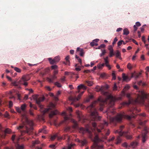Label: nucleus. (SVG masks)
<instances>
[{
	"instance_id": "nucleus-48",
	"label": "nucleus",
	"mask_w": 149,
	"mask_h": 149,
	"mask_svg": "<svg viewBox=\"0 0 149 149\" xmlns=\"http://www.w3.org/2000/svg\"><path fill=\"white\" fill-rule=\"evenodd\" d=\"M138 84L139 85H141L142 84V85L143 86H145L146 85L144 83L142 82L141 81H140L138 82Z\"/></svg>"
},
{
	"instance_id": "nucleus-41",
	"label": "nucleus",
	"mask_w": 149,
	"mask_h": 149,
	"mask_svg": "<svg viewBox=\"0 0 149 149\" xmlns=\"http://www.w3.org/2000/svg\"><path fill=\"white\" fill-rule=\"evenodd\" d=\"M39 141L37 140H36L34 141H33L32 145L33 146H34L35 145L39 144Z\"/></svg>"
},
{
	"instance_id": "nucleus-64",
	"label": "nucleus",
	"mask_w": 149,
	"mask_h": 149,
	"mask_svg": "<svg viewBox=\"0 0 149 149\" xmlns=\"http://www.w3.org/2000/svg\"><path fill=\"white\" fill-rule=\"evenodd\" d=\"M58 67L57 65H54L51 66V68L53 69H55L57 68Z\"/></svg>"
},
{
	"instance_id": "nucleus-50",
	"label": "nucleus",
	"mask_w": 149,
	"mask_h": 149,
	"mask_svg": "<svg viewBox=\"0 0 149 149\" xmlns=\"http://www.w3.org/2000/svg\"><path fill=\"white\" fill-rule=\"evenodd\" d=\"M123 40H121L119 41L117 43L118 46H119L122 45L123 43Z\"/></svg>"
},
{
	"instance_id": "nucleus-28",
	"label": "nucleus",
	"mask_w": 149,
	"mask_h": 149,
	"mask_svg": "<svg viewBox=\"0 0 149 149\" xmlns=\"http://www.w3.org/2000/svg\"><path fill=\"white\" fill-rule=\"evenodd\" d=\"M116 57L120 58L121 55L120 52L118 50H117L116 52Z\"/></svg>"
},
{
	"instance_id": "nucleus-46",
	"label": "nucleus",
	"mask_w": 149,
	"mask_h": 149,
	"mask_svg": "<svg viewBox=\"0 0 149 149\" xmlns=\"http://www.w3.org/2000/svg\"><path fill=\"white\" fill-rule=\"evenodd\" d=\"M16 109L18 112L19 113H21L22 111L21 110V109L20 108L17 107H16Z\"/></svg>"
},
{
	"instance_id": "nucleus-11",
	"label": "nucleus",
	"mask_w": 149,
	"mask_h": 149,
	"mask_svg": "<svg viewBox=\"0 0 149 149\" xmlns=\"http://www.w3.org/2000/svg\"><path fill=\"white\" fill-rule=\"evenodd\" d=\"M81 94H79L77 97H69V100L70 101H73V102H75L77 101L78 100L81 98Z\"/></svg>"
},
{
	"instance_id": "nucleus-29",
	"label": "nucleus",
	"mask_w": 149,
	"mask_h": 149,
	"mask_svg": "<svg viewBox=\"0 0 149 149\" xmlns=\"http://www.w3.org/2000/svg\"><path fill=\"white\" fill-rule=\"evenodd\" d=\"M71 116V114H70L69 116H66L64 118V122H65L66 121L69 120L70 118V116Z\"/></svg>"
},
{
	"instance_id": "nucleus-58",
	"label": "nucleus",
	"mask_w": 149,
	"mask_h": 149,
	"mask_svg": "<svg viewBox=\"0 0 149 149\" xmlns=\"http://www.w3.org/2000/svg\"><path fill=\"white\" fill-rule=\"evenodd\" d=\"M142 41L145 44L146 41L145 40V37L144 36H142Z\"/></svg>"
},
{
	"instance_id": "nucleus-51",
	"label": "nucleus",
	"mask_w": 149,
	"mask_h": 149,
	"mask_svg": "<svg viewBox=\"0 0 149 149\" xmlns=\"http://www.w3.org/2000/svg\"><path fill=\"white\" fill-rule=\"evenodd\" d=\"M9 116V114L6 111L4 115V116L6 118H8V116Z\"/></svg>"
},
{
	"instance_id": "nucleus-43",
	"label": "nucleus",
	"mask_w": 149,
	"mask_h": 149,
	"mask_svg": "<svg viewBox=\"0 0 149 149\" xmlns=\"http://www.w3.org/2000/svg\"><path fill=\"white\" fill-rule=\"evenodd\" d=\"M70 74L72 75H75V74L74 73L70 72H65V74L66 75H69Z\"/></svg>"
},
{
	"instance_id": "nucleus-22",
	"label": "nucleus",
	"mask_w": 149,
	"mask_h": 149,
	"mask_svg": "<svg viewBox=\"0 0 149 149\" xmlns=\"http://www.w3.org/2000/svg\"><path fill=\"white\" fill-rule=\"evenodd\" d=\"M48 60L49 62L51 64H53L55 63H56V62H55L54 59H52L51 58H49Z\"/></svg>"
},
{
	"instance_id": "nucleus-34",
	"label": "nucleus",
	"mask_w": 149,
	"mask_h": 149,
	"mask_svg": "<svg viewBox=\"0 0 149 149\" xmlns=\"http://www.w3.org/2000/svg\"><path fill=\"white\" fill-rule=\"evenodd\" d=\"M141 74V72H139V73H136L134 74V77L136 79L138 78L140 75Z\"/></svg>"
},
{
	"instance_id": "nucleus-38",
	"label": "nucleus",
	"mask_w": 149,
	"mask_h": 149,
	"mask_svg": "<svg viewBox=\"0 0 149 149\" xmlns=\"http://www.w3.org/2000/svg\"><path fill=\"white\" fill-rule=\"evenodd\" d=\"M109 56L110 57H112L113 55H114L113 52V50L109 51Z\"/></svg>"
},
{
	"instance_id": "nucleus-12",
	"label": "nucleus",
	"mask_w": 149,
	"mask_h": 149,
	"mask_svg": "<svg viewBox=\"0 0 149 149\" xmlns=\"http://www.w3.org/2000/svg\"><path fill=\"white\" fill-rule=\"evenodd\" d=\"M58 113V112L56 110L52 111L49 114V117L50 118H51L53 117L54 115H56Z\"/></svg>"
},
{
	"instance_id": "nucleus-35",
	"label": "nucleus",
	"mask_w": 149,
	"mask_h": 149,
	"mask_svg": "<svg viewBox=\"0 0 149 149\" xmlns=\"http://www.w3.org/2000/svg\"><path fill=\"white\" fill-rule=\"evenodd\" d=\"M122 146L126 148L130 147V146H128L126 142H125L122 144Z\"/></svg>"
},
{
	"instance_id": "nucleus-2",
	"label": "nucleus",
	"mask_w": 149,
	"mask_h": 149,
	"mask_svg": "<svg viewBox=\"0 0 149 149\" xmlns=\"http://www.w3.org/2000/svg\"><path fill=\"white\" fill-rule=\"evenodd\" d=\"M26 107V105L25 104H22L21 107V109L22 111H23V114H21L22 118H23L22 121L24 125L27 124L30 126L29 128L28 127H26V130L23 131V132H26L29 135H31L32 133V130L33 129V123L32 121L29 120L28 119L26 115V112L25 111V109Z\"/></svg>"
},
{
	"instance_id": "nucleus-33",
	"label": "nucleus",
	"mask_w": 149,
	"mask_h": 149,
	"mask_svg": "<svg viewBox=\"0 0 149 149\" xmlns=\"http://www.w3.org/2000/svg\"><path fill=\"white\" fill-rule=\"evenodd\" d=\"M127 67L129 70H131L133 66L130 63H129L127 65Z\"/></svg>"
},
{
	"instance_id": "nucleus-3",
	"label": "nucleus",
	"mask_w": 149,
	"mask_h": 149,
	"mask_svg": "<svg viewBox=\"0 0 149 149\" xmlns=\"http://www.w3.org/2000/svg\"><path fill=\"white\" fill-rule=\"evenodd\" d=\"M33 98L36 101V103L38 104L40 108V111L42 112L43 115H44L46 113L48 112L49 110L55 107V105L54 104L51 103L50 104L49 108L45 109V110H43V106L40 104V102L44 101L45 99L44 97H40L38 98V96L37 95H35L32 96Z\"/></svg>"
},
{
	"instance_id": "nucleus-59",
	"label": "nucleus",
	"mask_w": 149,
	"mask_h": 149,
	"mask_svg": "<svg viewBox=\"0 0 149 149\" xmlns=\"http://www.w3.org/2000/svg\"><path fill=\"white\" fill-rule=\"evenodd\" d=\"M118 40V39L116 37L115 38L113 41V45L114 44H115L116 43V42Z\"/></svg>"
},
{
	"instance_id": "nucleus-54",
	"label": "nucleus",
	"mask_w": 149,
	"mask_h": 149,
	"mask_svg": "<svg viewBox=\"0 0 149 149\" xmlns=\"http://www.w3.org/2000/svg\"><path fill=\"white\" fill-rule=\"evenodd\" d=\"M58 73V70L56 69H55L54 71V75H56Z\"/></svg>"
},
{
	"instance_id": "nucleus-36",
	"label": "nucleus",
	"mask_w": 149,
	"mask_h": 149,
	"mask_svg": "<svg viewBox=\"0 0 149 149\" xmlns=\"http://www.w3.org/2000/svg\"><path fill=\"white\" fill-rule=\"evenodd\" d=\"M19 83L23 85L24 86H26L28 85V83L26 82V81L19 82Z\"/></svg>"
},
{
	"instance_id": "nucleus-6",
	"label": "nucleus",
	"mask_w": 149,
	"mask_h": 149,
	"mask_svg": "<svg viewBox=\"0 0 149 149\" xmlns=\"http://www.w3.org/2000/svg\"><path fill=\"white\" fill-rule=\"evenodd\" d=\"M108 99L109 100V101L110 102V104L111 106L112 107L114 105V102L116 100V99L111 95H109L107 98L104 100L101 98H99L98 100V101L102 103V104H100L101 106L99 109L100 111H102L103 110V108L102 106L103 105L104 103L106 102L107 99Z\"/></svg>"
},
{
	"instance_id": "nucleus-24",
	"label": "nucleus",
	"mask_w": 149,
	"mask_h": 149,
	"mask_svg": "<svg viewBox=\"0 0 149 149\" xmlns=\"http://www.w3.org/2000/svg\"><path fill=\"white\" fill-rule=\"evenodd\" d=\"M120 136H118L117 137L116 140L117 141L116 143V144L120 143L121 142V139L120 138Z\"/></svg>"
},
{
	"instance_id": "nucleus-56",
	"label": "nucleus",
	"mask_w": 149,
	"mask_h": 149,
	"mask_svg": "<svg viewBox=\"0 0 149 149\" xmlns=\"http://www.w3.org/2000/svg\"><path fill=\"white\" fill-rule=\"evenodd\" d=\"M47 80L50 83H53V80H52V79L51 78H47Z\"/></svg>"
},
{
	"instance_id": "nucleus-16",
	"label": "nucleus",
	"mask_w": 149,
	"mask_h": 149,
	"mask_svg": "<svg viewBox=\"0 0 149 149\" xmlns=\"http://www.w3.org/2000/svg\"><path fill=\"white\" fill-rule=\"evenodd\" d=\"M77 51L80 52L79 55L81 56H83L84 54L83 49H82L77 47Z\"/></svg>"
},
{
	"instance_id": "nucleus-31",
	"label": "nucleus",
	"mask_w": 149,
	"mask_h": 149,
	"mask_svg": "<svg viewBox=\"0 0 149 149\" xmlns=\"http://www.w3.org/2000/svg\"><path fill=\"white\" fill-rule=\"evenodd\" d=\"M13 85L15 86H18L19 84H21L19 83V80L18 82L14 81L13 83Z\"/></svg>"
},
{
	"instance_id": "nucleus-40",
	"label": "nucleus",
	"mask_w": 149,
	"mask_h": 149,
	"mask_svg": "<svg viewBox=\"0 0 149 149\" xmlns=\"http://www.w3.org/2000/svg\"><path fill=\"white\" fill-rule=\"evenodd\" d=\"M105 65V64L104 63L102 64H99L97 65V66L98 68L100 69L102 67H103Z\"/></svg>"
},
{
	"instance_id": "nucleus-47",
	"label": "nucleus",
	"mask_w": 149,
	"mask_h": 149,
	"mask_svg": "<svg viewBox=\"0 0 149 149\" xmlns=\"http://www.w3.org/2000/svg\"><path fill=\"white\" fill-rule=\"evenodd\" d=\"M58 136L57 134H55L53 136H52L51 137V139L52 140H54L56 138V137H57Z\"/></svg>"
},
{
	"instance_id": "nucleus-42",
	"label": "nucleus",
	"mask_w": 149,
	"mask_h": 149,
	"mask_svg": "<svg viewBox=\"0 0 149 149\" xmlns=\"http://www.w3.org/2000/svg\"><path fill=\"white\" fill-rule=\"evenodd\" d=\"M90 45L91 46L93 47L94 46V45H98L97 43H95V42H94V40H93L92 41V42H91L90 43Z\"/></svg>"
},
{
	"instance_id": "nucleus-27",
	"label": "nucleus",
	"mask_w": 149,
	"mask_h": 149,
	"mask_svg": "<svg viewBox=\"0 0 149 149\" xmlns=\"http://www.w3.org/2000/svg\"><path fill=\"white\" fill-rule=\"evenodd\" d=\"M85 82L89 86H92L93 84V81H86Z\"/></svg>"
},
{
	"instance_id": "nucleus-21",
	"label": "nucleus",
	"mask_w": 149,
	"mask_h": 149,
	"mask_svg": "<svg viewBox=\"0 0 149 149\" xmlns=\"http://www.w3.org/2000/svg\"><path fill=\"white\" fill-rule=\"evenodd\" d=\"M138 144V143L137 142H134L131 143L130 146V147L132 146L133 148H134Z\"/></svg>"
},
{
	"instance_id": "nucleus-39",
	"label": "nucleus",
	"mask_w": 149,
	"mask_h": 149,
	"mask_svg": "<svg viewBox=\"0 0 149 149\" xmlns=\"http://www.w3.org/2000/svg\"><path fill=\"white\" fill-rule=\"evenodd\" d=\"M87 141L84 139L83 141H81V146H83L86 144L87 143Z\"/></svg>"
},
{
	"instance_id": "nucleus-7",
	"label": "nucleus",
	"mask_w": 149,
	"mask_h": 149,
	"mask_svg": "<svg viewBox=\"0 0 149 149\" xmlns=\"http://www.w3.org/2000/svg\"><path fill=\"white\" fill-rule=\"evenodd\" d=\"M95 89L96 91L99 92L100 91L102 93L105 95L107 96L109 94L107 92L104 91L102 86L100 87L99 86H97L95 88Z\"/></svg>"
},
{
	"instance_id": "nucleus-1",
	"label": "nucleus",
	"mask_w": 149,
	"mask_h": 149,
	"mask_svg": "<svg viewBox=\"0 0 149 149\" xmlns=\"http://www.w3.org/2000/svg\"><path fill=\"white\" fill-rule=\"evenodd\" d=\"M107 113V118L109 119L110 121L113 123L119 122L121 121L122 118L123 117L126 118L128 120H130L132 118H134L135 116L134 114H132L130 116L125 115V113L123 112L122 114H118L114 117H111L109 114V113H111L112 114L114 113L115 112L114 111H111L110 108L108 109L106 111Z\"/></svg>"
},
{
	"instance_id": "nucleus-44",
	"label": "nucleus",
	"mask_w": 149,
	"mask_h": 149,
	"mask_svg": "<svg viewBox=\"0 0 149 149\" xmlns=\"http://www.w3.org/2000/svg\"><path fill=\"white\" fill-rule=\"evenodd\" d=\"M112 76L113 77L112 79L113 80H115L116 79V76L115 73V72L113 71L112 74Z\"/></svg>"
},
{
	"instance_id": "nucleus-25",
	"label": "nucleus",
	"mask_w": 149,
	"mask_h": 149,
	"mask_svg": "<svg viewBox=\"0 0 149 149\" xmlns=\"http://www.w3.org/2000/svg\"><path fill=\"white\" fill-rule=\"evenodd\" d=\"M72 121L74 124L73 126V128H77V122L74 120H72Z\"/></svg>"
},
{
	"instance_id": "nucleus-30",
	"label": "nucleus",
	"mask_w": 149,
	"mask_h": 149,
	"mask_svg": "<svg viewBox=\"0 0 149 149\" xmlns=\"http://www.w3.org/2000/svg\"><path fill=\"white\" fill-rule=\"evenodd\" d=\"M102 53L100 54V57H102L103 56L105 55L106 53V51L105 49H101Z\"/></svg>"
},
{
	"instance_id": "nucleus-23",
	"label": "nucleus",
	"mask_w": 149,
	"mask_h": 149,
	"mask_svg": "<svg viewBox=\"0 0 149 149\" xmlns=\"http://www.w3.org/2000/svg\"><path fill=\"white\" fill-rule=\"evenodd\" d=\"M129 33V32L127 28H125L123 30V35H127Z\"/></svg>"
},
{
	"instance_id": "nucleus-49",
	"label": "nucleus",
	"mask_w": 149,
	"mask_h": 149,
	"mask_svg": "<svg viewBox=\"0 0 149 149\" xmlns=\"http://www.w3.org/2000/svg\"><path fill=\"white\" fill-rule=\"evenodd\" d=\"M14 70L15 71L18 72H21V70L19 68H15Z\"/></svg>"
},
{
	"instance_id": "nucleus-9",
	"label": "nucleus",
	"mask_w": 149,
	"mask_h": 149,
	"mask_svg": "<svg viewBox=\"0 0 149 149\" xmlns=\"http://www.w3.org/2000/svg\"><path fill=\"white\" fill-rule=\"evenodd\" d=\"M148 132L146 129H145L142 132V142L144 143L146 141L147 139V134Z\"/></svg>"
},
{
	"instance_id": "nucleus-53",
	"label": "nucleus",
	"mask_w": 149,
	"mask_h": 149,
	"mask_svg": "<svg viewBox=\"0 0 149 149\" xmlns=\"http://www.w3.org/2000/svg\"><path fill=\"white\" fill-rule=\"evenodd\" d=\"M146 122V121H144V122H142V121H140L139 122V124L141 125H143L145 124Z\"/></svg>"
},
{
	"instance_id": "nucleus-26",
	"label": "nucleus",
	"mask_w": 149,
	"mask_h": 149,
	"mask_svg": "<svg viewBox=\"0 0 149 149\" xmlns=\"http://www.w3.org/2000/svg\"><path fill=\"white\" fill-rule=\"evenodd\" d=\"M114 133L116 134V133H118L120 135V136H121L123 135V134H124L125 132H121V131H119L118 130H116L114 132Z\"/></svg>"
},
{
	"instance_id": "nucleus-55",
	"label": "nucleus",
	"mask_w": 149,
	"mask_h": 149,
	"mask_svg": "<svg viewBox=\"0 0 149 149\" xmlns=\"http://www.w3.org/2000/svg\"><path fill=\"white\" fill-rule=\"evenodd\" d=\"M117 88V86H116V83H115L114 84V86L113 87V90L115 91V90H116Z\"/></svg>"
},
{
	"instance_id": "nucleus-19",
	"label": "nucleus",
	"mask_w": 149,
	"mask_h": 149,
	"mask_svg": "<svg viewBox=\"0 0 149 149\" xmlns=\"http://www.w3.org/2000/svg\"><path fill=\"white\" fill-rule=\"evenodd\" d=\"M81 89H83L84 90L86 89V86L82 84H81L77 86V89L79 90Z\"/></svg>"
},
{
	"instance_id": "nucleus-15",
	"label": "nucleus",
	"mask_w": 149,
	"mask_h": 149,
	"mask_svg": "<svg viewBox=\"0 0 149 149\" xmlns=\"http://www.w3.org/2000/svg\"><path fill=\"white\" fill-rule=\"evenodd\" d=\"M108 125V123L105 121H104L103 124H100L99 126V127L102 129L104 128V126H107Z\"/></svg>"
},
{
	"instance_id": "nucleus-37",
	"label": "nucleus",
	"mask_w": 149,
	"mask_h": 149,
	"mask_svg": "<svg viewBox=\"0 0 149 149\" xmlns=\"http://www.w3.org/2000/svg\"><path fill=\"white\" fill-rule=\"evenodd\" d=\"M11 130L8 128H7L5 131L4 133L6 134V133L9 134L11 132Z\"/></svg>"
},
{
	"instance_id": "nucleus-5",
	"label": "nucleus",
	"mask_w": 149,
	"mask_h": 149,
	"mask_svg": "<svg viewBox=\"0 0 149 149\" xmlns=\"http://www.w3.org/2000/svg\"><path fill=\"white\" fill-rule=\"evenodd\" d=\"M147 98V95L145 92L143 91H139L135 101L136 103L143 104L145 99Z\"/></svg>"
},
{
	"instance_id": "nucleus-10",
	"label": "nucleus",
	"mask_w": 149,
	"mask_h": 149,
	"mask_svg": "<svg viewBox=\"0 0 149 149\" xmlns=\"http://www.w3.org/2000/svg\"><path fill=\"white\" fill-rule=\"evenodd\" d=\"M99 138L97 134L95 135V136L93 140L94 144L93 146H92V148H94L97 146V143L98 142Z\"/></svg>"
},
{
	"instance_id": "nucleus-20",
	"label": "nucleus",
	"mask_w": 149,
	"mask_h": 149,
	"mask_svg": "<svg viewBox=\"0 0 149 149\" xmlns=\"http://www.w3.org/2000/svg\"><path fill=\"white\" fill-rule=\"evenodd\" d=\"M16 149H23L24 148V145L23 144L20 145L17 144L16 145Z\"/></svg>"
},
{
	"instance_id": "nucleus-8",
	"label": "nucleus",
	"mask_w": 149,
	"mask_h": 149,
	"mask_svg": "<svg viewBox=\"0 0 149 149\" xmlns=\"http://www.w3.org/2000/svg\"><path fill=\"white\" fill-rule=\"evenodd\" d=\"M80 132L83 134H84L86 132H87L89 134V137L92 139L93 138V135L92 134L91 131L89 130L88 128L84 129L83 127H81L80 129Z\"/></svg>"
},
{
	"instance_id": "nucleus-32",
	"label": "nucleus",
	"mask_w": 149,
	"mask_h": 149,
	"mask_svg": "<svg viewBox=\"0 0 149 149\" xmlns=\"http://www.w3.org/2000/svg\"><path fill=\"white\" fill-rule=\"evenodd\" d=\"M54 59L55 62H56V63L60 60V57L59 56L55 57Z\"/></svg>"
},
{
	"instance_id": "nucleus-57",
	"label": "nucleus",
	"mask_w": 149,
	"mask_h": 149,
	"mask_svg": "<svg viewBox=\"0 0 149 149\" xmlns=\"http://www.w3.org/2000/svg\"><path fill=\"white\" fill-rule=\"evenodd\" d=\"M56 78L57 77L56 76V75H55L53 74L52 77V79L53 80H54V79H56Z\"/></svg>"
},
{
	"instance_id": "nucleus-17",
	"label": "nucleus",
	"mask_w": 149,
	"mask_h": 149,
	"mask_svg": "<svg viewBox=\"0 0 149 149\" xmlns=\"http://www.w3.org/2000/svg\"><path fill=\"white\" fill-rule=\"evenodd\" d=\"M124 132H125V133L123 135H124L127 139H130L132 138V136L128 134L129 133L128 131Z\"/></svg>"
},
{
	"instance_id": "nucleus-63",
	"label": "nucleus",
	"mask_w": 149,
	"mask_h": 149,
	"mask_svg": "<svg viewBox=\"0 0 149 149\" xmlns=\"http://www.w3.org/2000/svg\"><path fill=\"white\" fill-rule=\"evenodd\" d=\"M61 82H63L65 81V77H63V78L61 79Z\"/></svg>"
},
{
	"instance_id": "nucleus-14",
	"label": "nucleus",
	"mask_w": 149,
	"mask_h": 149,
	"mask_svg": "<svg viewBox=\"0 0 149 149\" xmlns=\"http://www.w3.org/2000/svg\"><path fill=\"white\" fill-rule=\"evenodd\" d=\"M122 78L124 81L127 82L130 81L131 79V78H129L128 76H126L125 73H123Z\"/></svg>"
},
{
	"instance_id": "nucleus-18",
	"label": "nucleus",
	"mask_w": 149,
	"mask_h": 149,
	"mask_svg": "<svg viewBox=\"0 0 149 149\" xmlns=\"http://www.w3.org/2000/svg\"><path fill=\"white\" fill-rule=\"evenodd\" d=\"M104 61L105 65L109 70L111 69V68L110 65L109 64V61L108 60L104 59Z\"/></svg>"
},
{
	"instance_id": "nucleus-62",
	"label": "nucleus",
	"mask_w": 149,
	"mask_h": 149,
	"mask_svg": "<svg viewBox=\"0 0 149 149\" xmlns=\"http://www.w3.org/2000/svg\"><path fill=\"white\" fill-rule=\"evenodd\" d=\"M135 25H136L137 26H139L141 25V24L139 22H137L136 23Z\"/></svg>"
},
{
	"instance_id": "nucleus-45",
	"label": "nucleus",
	"mask_w": 149,
	"mask_h": 149,
	"mask_svg": "<svg viewBox=\"0 0 149 149\" xmlns=\"http://www.w3.org/2000/svg\"><path fill=\"white\" fill-rule=\"evenodd\" d=\"M55 84L58 87H61V85L58 82H56L55 83Z\"/></svg>"
},
{
	"instance_id": "nucleus-13",
	"label": "nucleus",
	"mask_w": 149,
	"mask_h": 149,
	"mask_svg": "<svg viewBox=\"0 0 149 149\" xmlns=\"http://www.w3.org/2000/svg\"><path fill=\"white\" fill-rule=\"evenodd\" d=\"M29 80V79L28 78V76L24 75L22 77L21 79L19 80V82L27 81Z\"/></svg>"
},
{
	"instance_id": "nucleus-4",
	"label": "nucleus",
	"mask_w": 149,
	"mask_h": 149,
	"mask_svg": "<svg viewBox=\"0 0 149 149\" xmlns=\"http://www.w3.org/2000/svg\"><path fill=\"white\" fill-rule=\"evenodd\" d=\"M97 102V101H96L93 102L87 108L88 110L91 112L90 118L91 120H99L101 118V117L98 116L97 112L94 107V104Z\"/></svg>"
},
{
	"instance_id": "nucleus-61",
	"label": "nucleus",
	"mask_w": 149,
	"mask_h": 149,
	"mask_svg": "<svg viewBox=\"0 0 149 149\" xmlns=\"http://www.w3.org/2000/svg\"><path fill=\"white\" fill-rule=\"evenodd\" d=\"M108 49L109 51L113 50L112 47L111 45H109V46Z\"/></svg>"
},
{
	"instance_id": "nucleus-52",
	"label": "nucleus",
	"mask_w": 149,
	"mask_h": 149,
	"mask_svg": "<svg viewBox=\"0 0 149 149\" xmlns=\"http://www.w3.org/2000/svg\"><path fill=\"white\" fill-rule=\"evenodd\" d=\"M106 74L104 73H103L101 74L100 77L102 78H104L106 76Z\"/></svg>"
},
{
	"instance_id": "nucleus-60",
	"label": "nucleus",
	"mask_w": 149,
	"mask_h": 149,
	"mask_svg": "<svg viewBox=\"0 0 149 149\" xmlns=\"http://www.w3.org/2000/svg\"><path fill=\"white\" fill-rule=\"evenodd\" d=\"M69 56H67L65 58V59L66 61H67V62H70V61L69 60Z\"/></svg>"
}]
</instances>
